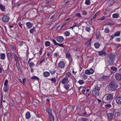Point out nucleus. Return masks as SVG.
<instances>
[{"label": "nucleus", "instance_id": "obj_1", "mask_svg": "<svg viewBox=\"0 0 121 121\" xmlns=\"http://www.w3.org/2000/svg\"><path fill=\"white\" fill-rule=\"evenodd\" d=\"M118 87L115 81L112 82L109 84V88L111 91H116L118 89Z\"/></svg>", "mask_w": 121, "mask_h": 121}, {"label": "nucleus", "instance_id": "obj_2", "mask_svg": "<svg viewBox=\"0 0 121 121\" xmlns=\"http://www.w3.org/2000/svg\"><path fill=\"white\" fill-rule=\"evenodd\" d=\"M100 89L99 87L97 86H96L91 91L92 94L94 95L98 96L99 94V91L100 90Z\"/></svg>", "mask_w": 121, "mask_h": 121}, {"label": "nucleus", "instance_id": "obj_3", "mask_svg": "<svg viewBox=\"0 0 121 121\" xmlns=\"http://www.w3.org/2000/svg\"><path fill=\"white\" fill-rule=\"evenodd\" d=\"M10 14L8 13L6 15L3 16L2 17V20L3 22L6 23L8 22L10 19L9 16Z\"/></svg>", "mask_w": 121, "mask_h": 121}, {"label": "nucleus", "instance_id": "obj_4", "mask_svg": "<svg viewBox=\"0 0 121 121\" xmlns=\"http://www.w3.org/2000/svg\"><path fill=\"white\" fill-rule=\"evenodd\" d=\"M113 95L111 94H108L105 98V100L107 102H110L112 100L113 97Z\"/></svg>", "mask_w": 121, "mask_h": 121}, {"label": "nucleus", "instance_id": "obj_5", "mask_svg": "<svg viewBox=\"0 0 121 121\" xmlns=\"http://www.w3.org/2000/svg\"><path fill=\"white\" fill-rule=\"evenodd\" d=\"M116 79L118 81L121 80V74L118 73H116L114 75Z\"/></svg>", "mask_w": 121, "mask_h": 121}, {"label": "nucleus", "instance_id": "obj_6", "mask_svg": "<svg viewBox=\"0 0 121 121\" xmlns=\"http://www.w3.org/2000/svg\"><path fill=\"white\" fill-rule=\"evenodd\" d=\"M56 40L59 43H62L64 40L63 38L61 36H56Z\"/></svg>", "mask_w": 121, "mask_h": 121}, {"label": "nucleus", "instance_id": "obj_7", "mask_svg": "<svg viewBox=\"0 0 121 121\" xmlns=\"http://www.w3.org/2000/svg\"><path fill=\"white\" fill-rule=\"evenodd\" d=\"M94 72V70L92 69H90L89 70L87 69L85 70V73L87 75H90L92 74Z\"/></svg>", "mask_w": 121, "mask_h": 121}, {"label": "nucleus", "instance_id": "obj_8", "mask_svg": "<svg viewBox=\"0 0 121 121\" xmlns=\"http://www.w3.org/2000/svg\"><path fill=\"white\" fill-rule=\"evenodd\" d=\"M115 54L111 53L108 55V58L110 60H113L115 58Z\"/></svg>", "mask_w": 121, "mask_h": 121}, {"label": "nucleus", "instance_id": "obj_9", "mask_svg": "<svg viewBox=\"0 0 121 121\" xmlns=\"http://www.w3.org/2000/svg\"><path fill=\"white\" fill-rule=\"evenodd\" d=\"M58 66L61 68H63L65 66V63L63 61H60L58 64Z\"/></svg>", "mask_w": 121, "mask_h": 121}, {"label": "nucleus", "instance_id": "obj_10", "mask_svg": "<svg viewBox=\"0 0 121 121\" xmlns=\"http://www.w3.org/2000/svg\"><path fill=\"white\" fill-rule=\"evenodd\" d=\"M62 84H65L66 83H67L69 82V81L68 78H64L62 79L61 81Z\"/></svg>", "mask_w": 121, "mask_h": 121}, {"label": "nucleus", "instance_id": "obj_11", "mask_svg": "<svg viewBox=\"0 0 121 121\" xmlns=\"http://www.w3.org/2000/svg\"><path fill=\"white\" fill-rule=\"evenodd\" d=\"M117 103L118 104H121V97H118L115 99Z\"/></svg>", "mask_w": 121, "mask_h": 121}, {"label": "nucleus", "instance_id": "obj_12", "mask_svg": "<svg viewBox=\"0 0 121 121\" xmlns=\"http://www.w3.org/2000/svg\"><path fill=\"white\" fill-rule=\"evenodd\" d=\"M66 57L67 58L69 61L71 62L72 61L71 59V55L68 52H66L65 53Z\"/></svg>", "mask_w": 121, "mask_h": 121}, {"label": "nucleus", "instance_id": "obj_13", "mask_svg": "<svg viewBox=\"0 0 121 121\" xmlns=\"http://www.w3.org/2000/svg\"><path fill=\"white\" fill-rule=\"evenodd\" d=\"M113 115L115 117H118L120 116L121 113L118 111H114Z\"/></svg>", "mask_w": 121, "mask_h": 121}, {"label": "nucleus", "instance_id": "obj_14", "mask_svg": "<svg viewBox=\"0 0 121 121\" xmlns=\"http://www.w3.org/2000/svg\"><path fill=\"white\" fill-rule=\"evenodd\" d=\"M108 118V120H111L112 119L113 114L111 113H108L107 114Z\"/></svg>", "mask_w": 121, "mask_h": 121}, {"label": "nucleus", "instance_id": "obj_15", "mask_svg": "<svg viewBox=\"0 0 121 121\" xmlns=\"http://www.w3.org/2000/svg\"><path fill=\"white\" fill-rule=\"evenodd\" d=\"M26 24L27 28H30L33 26V24L30 22H26Z\"/></svg>", "mask_w": 121, "mask_h": 121}, {"label": "nucleus", "instance_id": "obj_16", "mask_svg": "<svg viewBox=\"0 0 121 121\" xmlns=\"http://www.w3.org/2000/svg\"><path fill=\"white\" fill-rule=\"evenodd\" d=\"M106 54V52L103 51H102L99 52V55L100 56H104Z\"/></svg>", "mask_w": 121, "mask_h": 121}, {"label": "nucleus", "instance_id": "obj_17", "mask_svg": "<svg viewBox=\"0 0 121 121\" xmlns=\"http://www.w3.org/2000/svg\"><path fill=\"white\" fill-rule=\"evenodd\" d=\"M46 111L50 115L52 114V110L49 107H47L46 108Z\"/></svg>", "mask_w": 121, "mask_h": 121}, {"label": "nucleus", "instance_id": "obj_18", "mask_svg": "<svg viewBox=\"0 0 121 121\" xmlns=\"http://www.w3.org/2000/svg\"><path fill=\"white\" fill-rule=\"evenodd\" d=\"M13 55L14 57V59L17 62V61H20V59L16 56L15 53H14Z\"/></svg>", "mask_w": 121, "mask_h": 121}, {"label": "nucleus", "instance_id": "obj_19", "mask_svg": "<svg viewBox=\"0 0 121 121\" xmlns=\"http://www.w3.org/2000/svg\"><path fill=\"white\" fill-rule=\"evenodd\" d=\"M108 77L107 76L103 75V76L100 78V79L102 80L106 81L108 79Z\"/></svg>", "mask_w": 121, "mask_h": 121}, {"label": "nucleus", "instance_id": "obj_20", "mask_svg": "<svg viewBox=\"0 0 121 121\" xmlns=\"http://www.w3.org/2000/svg\"><path fill=\"white\" fill-rule=\"evenodd\" d=\"M44 76L46 77H47L49 76L50 73L49 72L46 71L43 73Z\"/></svg>", "mask_w": 121, "mask_h": 121}, {"label": "nucleus", "instance_id": "obj_21", "mask_svg": "<svg viewBox=\"0 0 121 121\" xmlns=\"http://www.w3.org/2000/svg\"><path fill=\"white\" fill-rule=\"evenodd\" d=\"M5 54L2 53H0V58L2 60L5 59Z\"/></svg>", "mask_w": 121, "mask_h": 121}, {"label": "nucleus", "instance_id": "obj_22", "mask_svg": "<svg viewBox=\"0 0 121 121\" xmlns=\"http://www.w3.org/2000/svg\"><path fill=\"white\" fill-rule=\"evenodd\" d=\"M7 56L9 60H12L13 59V57L10 53H7Z\"/></svg>", "mask_w": 121, "mask_h": 121}, {"label": "nucleus", "instance_id": "obj_23", "mask_svg": "<svg viewBox=\"0 0 121 121\" xmlns=\"http://www.w3.org/2000/svg\"><path fill=\"white\" fill-rule=\"evenodd\" d=\"M49 117L50 121H54V117L53 115L52 114L51 115H49Z\"/></svg>", "mask_w": 121, "mask_h": 121}, {"label": "nucleus", "instance_id": "obj_24", "mask_svg": "<svg viewBox=\"0 0 121 121\" xmlns=\"http://www.w3.org/2000/svg\"><path fill=\"white\" fill-rule=\"evenodd\" d=\"M65 85L64 86V87L65 89L66 90H68L69 89V88L70 87L69 85L68 84H64Z\"/></svg>", "mask_w": 121, "mask_h": 121}, {"label": "nucleus", "instance_id": "obj_25", "mask_svg": "<svg viewBox=\"0 0 121 121\" xmlns=\"http://www.w3.org/2000/svg\"><path fill=\"white\" fill-rule=\"evenodd\" d=\"M94 46L96 48H97L99 47L100 44L98 43H95L94 44Z\"/></svg>", "mask_w": 121, "mask_h": 121}, {"label": "nucleus", "instance_id": "obj_26", "mask_svg": "<svg viewBox=\"0 0 121 121\" xmlns=\"http://www.w3.org/2000/svg\"><path fill=\"white\" fill-rule=\"evenodd\" d=\"M51 74L52 75H54L56 73V71L54 69H51L50 71Z\"/></svg>", "mask_w": 121, "mask_h": 121}, {"label": "nucleus", "instance_id": "obj_27", "mask_svg": "<svg viewBox=\"0 0 121 121\" xmlns=\"http://www.w3.org/2000/svg\"><path fill=\"white\" fill-rule=\"evenodd\" d=\"M26 117L27 119H29L30 117V114L29 112H27L26 115Z\"/></svg>", "mask_w": 121, "mask_h": 121}, {"label": "nucleus", "instance_id": "obj_28", "mask_svg": "<svg viewBox=\"0 0 121 121\" xmlns=\"http://www.w3.org/2000/svg\"><path fill=\"white\" fill-rule=\"evenodd\" d=\"M111 69L113 71H115V72L117 71V68L115 67L112 66L111 67Z\"/></svg>", "mask_w": 121, "mask_h": 121}, {"label": "nucleus", "instance_id": "obj_29", "mask_svg": "<svg viewBox=\"0 0 121 121\" xmlns=\"http://www.w3.org/2000/svg\"><path fill=\"white\" fill-rule=\"evenodd\" d=\"M0 8L2 11H5V7L2 4L0 5Z\"/></svg>", "mask_w": 121, "mask_h": 121}, {"label": "nucleus", "instance_id": "obj_30", "mask_svg": "<svg viewBox=\"0 0 121 121\" xmlns=\"http://www.w3.org/2000/svg\"><path fill=\"white\" fill-rule=\"evenodd\" d=\"M91 40L92 38H91L89 40H88L86 42V44L88 45V46H90L91 45Z\"/></svg>", "mask_w": 121, "mask_h": 121}, {"label": "nucleus", "instance_id": "obj_31", "mask_svg": "<svg viewBox=\"0 0 121 121\" xmlns=\"http://www.w3.org/2000/svg\"><path fill=\"white\" fill-rule=\"evenodd\" d=\"M64 34L66 36H68L70 35V32L68 31H66L64 32Z\"/></svg>", "mask_w": 121, "mask_h": 121}, {"label": "nucleus", "instance_id": "obj_32", "mask_svg": "<svg viewBox=\"0 0 121 121\" xmlns=\"http://www.w3.org/2000/svg\"><path fill=\"white\" fill-rule=\"evenodd\" d=\"M45 44L46 46H49L51 45L50 42L48 41H46L45 42Z\"/></svg>", "mask_w": 121, "mask_h": 121}, {"label": "nucleus", "instance_id": "obj_33", "mask_svg": "<svg viewBox=\"0 0 121 121\" xmlns=\"http://www.w3.org/2000/svg\"><path fill=\"white\" fill-rule=\"evenodd\" d=\"M31 79L33 80H39V78L37 77L36 76L32 77H31Z\"/></svg>", "mask_w": 121, "mask_h": 121}, {"label": "nucleus", "instance_id": "obj_34", "mask_svg": "<svg viewBox=\"0 0 121 121\" xmlns=\"http://www.w3.org/2000/svg\"><path fill=\"white\" fill-rule=\"evenodd\" d=\"M9 87L8 86H4V91L5 92H7L8 90Z\"/></svg>", "mask_w": 121, "mask_h": 121}, {"label": "nucleus", "instance_id": "obj_35", "mask_svg": "<svg viewBox=\"0 0 121 121\" xmlns=\"http://www.w3.org/2000/svg\"><path fill=\"white\" fill-rule=\"evenodd\" d=\"M105 106L106 108H111L112 107L110 103L108 104H107L105 105Z\"/></svg>", "mask_w": 121, "mask_h": 121}, {"label": "nucleus", "instance_id": "obj_36", "mask_svg": "<svg viewBox=\"0 0 121 121\" xmlns=\"http://www.w3.org/2000/svg\"><path fill=\"white\" fill-rule=\"evenodd\" d=\"M78 82L80 85H82L84 83V81L83 80H79Z\"/></svg>", "mask_w": 121, "mask_h": 121}, {"label": "nucleus", "instance_id": "obj_37", "mask_svg": "<svg viewBox=\"0 0 121 121\" xmlns=\"http://www.w3.org/2000/svg\"><path fill=\"white\" fill-rule=\"evenodd\" d=\"M90 0H86L85 4L86 5H89L90 4Z\"/></svg>", "mask_w": 121, "mask_h": 121}, {"label": "nucleus", "instance_id": "obj_38", "mask_svg": "<svg viewBox=\"0 0 121 121\" xmlns=\"http://www.w3.org/2000/svg\"><path fill=\"white\" fill-rule=\"evenodd\" d=\"M114 61L113 60H109L108 61V63L110 65H112Z\"/></svg>", "mask_w": 121, "mask_h": 121}, {"label": "nucleus", "instance_id": "obj_39", "mask_svg": "<svg viewBox=\"0 0 121 121\" xmlns=\"http://www.w3.org/2000/svg\"><path fill=\"white\" fill-rule=\"evenodd\" d=\"M85 30L87 32H89L91 30V28L89 27H85Z\"/></svg>", "mask_w": 121, "mask_h": 121}, {"label": "nucleus", "instance_id": "obj_40", "mask_svg": "<svg viewBox=\"0 0 121 121\" xmlns=\"http://www.w3.org/2000/svg\"><path fill=\"white\" fill-rule=\"evenodd\" d=\"M120 34V32L119 31H117L114 34L116 36H119Z\"/></svg>", "mask_w": 121, "mask_h": 121}, {"label": "nucleus", "instance_id": "obj_41", "mask_svg": "<svg viewBox=\"0 0 121 121\" xmlns=\"http://www.w3.org/2000/svg\"><path fill=\"white\" fill-rule=\"evenodd\" d=\"M35 30V28L34 27L33 29H31L30 30V32L31 34L33 33L34 31Z\"/></svg>", "mask_w": 121, "mask_h": 121}, {"label": "nucleus", "instance_id": "obj_42", "mask_svg": "<svg viewBox=\"0 0 121 121\" xmlns=\"http://www.w3.org/2000/svg\"><path fill=\"white\" fill-rule=\"evenodd\" d=\"M88 119L85 118H81L80 121H88Z\"/></svg>", "mask_w": 121, "mask_h": 121}, {"label": "nucleus", "instance_id": "obj_43", "mask_svg": "<svg viewBox=\"0 0 121 121\" xmlns=\"http://www.w3.org/2000/svg\"><path fill=\"white\" fill-rule=\"evenodd\" d=\"M113 18H117L118 17V15L117 14H113L112 15Z\"/></svg>", "mask_w": 121, "mask_h": 121}, {"label": "nucleus", "instance_id": "obj_44", "mask_svg": "<svg viewBox=\"0 0 121 121\" xmlns=\"http://www.w3.org/2000/svg\"><path fill=\"white\" fill-rule=\"evenodd\" d=\"M34 65V63L32 62H30L29 63V66L30 68H31Z\"/></svg>", "mask_w": 121, "mask_h": 121}, {"label": "nucleus", "instance_id": "obj_45", "mask_svg": "<svg viewBox=\"0 0 121 121\" xmlns=\"http://www.w3.org/2000/svg\"><path fill=\"white\" fill-rule=\"evenodd\" d=\"M51 81L53 83H55L56 82V80L55 78H52L51 79Z\"/></svg>", "mask_w": 121, "mask_h": 121}, {"label": "nucleus", "instance_id": "obj_46", "mask_svg": "<svg viewBox=\"0 0 121 121\" xmlns=\"http://www.w3.org/2000/svg\"><path fill=\"white\" fill-rule=\"evenodd\" d=\"M105 32L107 33H108L109 32V30L108 28H106L104 30Z\"/></svg>", "mask_w": 121, "mask_h": 121}, {"label": "nucleus", "instance_id": "obj_47", "mask_svg": "<svg viewBox=\"0 0 121 121\" xmlns=\"http://www.w3.org/2000/svg\"><path fill=\"white\" fill-rule=\"evenodd\" d=\"M2 101H3V96L2 95L1 97V102L0 103V107L1 108L3 107V105L2 104Z\"/></svg>", "mask_w": 121, "mask_h": 121}, {"label": "nucleus", "instance_id": "obj_48", "mask_svg": "<svg viewBox=\"0 0 121 121\" xmlns=\"http://www.w3.org/2000/svg\"><path fill=\"white\" fill-rule=\"evenodd\" d=\"M51 40L52 42H53L55 45H57V44L58 43L56 42V40H55L54 39H52Z\"/></svg>", "mask_w": 121, "mask_h": 121}, {"label": "nucleus", "instance_id": "obj_49", "mask_svg": "<svg viewBox=\"0 0 121 121\" xmlns=\"http://www.w3.org/2000/svg\"><path fill=\"white\" fill-rule=\"evenodd\" d=\"M8 83V81L7 80H6L4 83V86H8L7 85Z\"/></svg>", "mask_w": 121, "mask_h": 121}, {"label": "nucleus", "instance_id": "obj_50", "mask_svg": "<svg viewBox=\"0 0 121 121\" xmlns=\"http://www.w3.org/2000/svg\"><path fill=\"white\" fill-rule=\"evenodd\" d=\"M75 16L80 17H81V15L79 13H76L75 14Z\"/></svg>", "mask_w": 121, "mask_h": 121}, {"label": "nucleus", "instance_id": "obj_51", "mask_svg": "<svg viewBox=\"0 0 121 121\" xmlns=\"http://www.w3.org/2000/svg\"><path fill=\"white\" fill-rule=\"evenodd\" d=\"M23 23L21 22H19L18 23V25L21 28H22Z\"/></svg>", "mask_w": 121, "mask_h": 121}, {"label": "nucleus", "instance_id": "obj_52", "mask_svg": "<svg viewBox=\"0 0 121 121\" xmlns=\"http://www.w3.org/2000/svg\"><path fill=\"white\" fill-rule=\"evenodd\" d=\"M100 33L98 34L96 36V39H99L100 37Z\"/></svg>", "mask_w": 121, "mask_h": 121}, {"label": "nucleus", "instance_id": "obj_53", "mask_svg": "<svg viewBox=\"0 0 121 121\" xmlns=\"http://www.w3.org/2000/svg\"><path fill=\"white\" fill-rule=\"evenodd\" d=\"M82 14L84 15H87V12L85 11H82Z\"/></svg>", "mask_w": 121, "mask_h": 121}, {"label": "nucleus", "instance_id": "obj_54", "mask_svg": "<svg viewBox=\"0 0 121 121\" xmlns=\"http://www.w3.org/2000/svg\"><path fill=\"white\" fill-rule=\"evenodd\" d=\"M70 73L69 72H67L66 75L65 76L66 77H68L70 76Z\"/></svg>", "mask_w": 121, "mask_h": 121}, {"label": "nucleus", "instance_id": "obj_55", "mask_svg": "<svg viewBox=\"0 0 121 121\" xmlns=\"http://www.w3.org/2000/svg\"><path fill=\"white\" fill-rule=\"evenodd\" d=\"M97 16V15H96V13L95 15L91 19V21H92L93 19L95 18Z\"/></svg>", "mask_w": 121, "mask_h": 121}, {"label": "nucleus", "instance_id": "obj_56", "mask_svg": "<svg viewBox=\"0 0 121 121\" xmlns=\"http://www.w3.org/2000/svg\"><path fill=\"white\" fill-rule=\"evenodd\" d=\"M57 45H58V46L62 47L63 48L64 47V46L63 44H62L59 43H58L57 44Z\"/></svg>", "mask_w": 121, "mask_h": 121}, {"label": "nucleus", "instance_id": "obj_57", "mask_svg": "<svg viewBox=\"0 0 121 121\" xmlns=\"http://www.w3.org/2000/svg\"><path fill=\"white\" fill-rule=\"evenodd\" d=\"M19 81L22 83V84H24V81L23 79H22V80L21 79H19Z\"/></svg>", "mask_w": 121, "mask_h": 121}, {"label": "nucleus", "instance_id": "obj_58", "mask_svg": "<svg viewBox=\"0 0 121 121\" xmlns=\"http://www.w3.org/2000/svg\"><path fill=\"white\" fill-rule=\"evenodd\" d=\"M25 42H24L22 41L19 44V45L21 47L22 46L24 43H25Z\"/></svg>", "mask_w": 121, "mask_h": 121}, {"label": "nucleus", "instance_id": "obj_59", "mask_svg": "<svg viewBox=\"0 0 121 121\" xmlns=\"http://www.w3.org/2000/svg\"><path fill=\"white\" fill-rule=\"evenodd\" d=\"M100 18L101 20L102 21L104 20L105 19V17L104 16Z\"/></svg>", "mask_w": 121, "mask_h": 121}, {"label": "nucleus", "instance_id": "obj_60", "mask_svg": "<svg viewBox=\"0 0 121 121\" xmlns=\"http://www.w3.org/2000/svg\"><path fill=\"white\" fill-rule=\"evenodd\" d=\"M116 40L117 42H120V38H118L116 39Z\"/></svg>", "mask_w": 121, "mask_h": 121}, {"label": "nucleus", "instance_id": "obj_61", "mask_svg": "<svg viewBox=\"0 0 121 121\" xmlns=\"http://www.w3.org/2000/svg\"><path fill=\"white\" fill-rule=\"evenodd\" d=\"M1 44H2V45L3 46L5 47V44L3 42L1 41Z\"/></svg>", "mask_w": 121, "mask_h": 121}, {"label": "nucleus", "instance_id": "obj_62", "mask_svg": "<svg viewBox=\"0 0 121 121\" xmlns=\"http://www.w3.org/2000/svg\"><path fill=\"white\" fill-rule=\"evenodd\" d=\"M113 25V24H112V23H111L110 22H109L108 23L107 25L110 26H112Z\"/></svg>", "mask_w": 121, "mask_h": 121}, {"label": "nucleus", "instance_id": "obj_63", "mask_svg": "<svg viewBox=\"0 0 121 121\" xmlns=\"http://www.w3.org/2000/svg\"><path fill=\"white\" fill-rule=\"evenodd\" d=\"M54 56L56 57H57L58 56V55L57 53H55L54 54Z\"/></svg>", "mask_w": 121, "mask_h": 121}, {"label": "nucleus", "instance_id": "obj_64", "mask_svg": "<svg viewBox=\"0 0 121 121\" xmlns=\"http://www.w3.org/2000/svg\"><path fill=\"white\" fill-rule=\"evenodd\" d=\"M9 105L10 106H11L12 107H13L14 106V105H13V104L11 103H9Z\"/></svg>", "mask_w": 121, "mask_h": 121}]
</instances>
